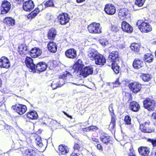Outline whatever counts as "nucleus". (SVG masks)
<instances>
[{
  "label": "nucleus",
  "mask_w": 156,
  "mask_h": 156,
  "mask_svg": "<svg viewBox=\"0 0 156 156\" xmlns=\"http://www.w3.org/2000/svg\"><path fill=\"white\" fill-rule=\"evenodd\" d=\"M25 63L27 67L30 69L29 71L31 72L34 71L35 69L38 71L42 72L44 71L47 67V64L45 62H40L37 64L35 68L33 59L27 57L26 59Z\"/></svg>",
  "instance_id": "nucleus-1"
},
{
  "label": "nucleus",
  "mask_w": 156,
  "mask_h": 156,
  "mask_svg": "<svg viewBox=\"0 0 156 156\" xmlns=\"http://www.w3.org/2000/svg\"><path fill=\"white\" fill-rule=\"evenodd\" d=\"M58 78L62 80L65 79L69 80L70 81L69 82L77 86L80 85V81H81L79 78L76 79L72 77L71 74L67 71L64 74L59 75Z\"/></svg>",
  "instance_id": "nucleus-2"
},
{
  "label": "nucleus",
  "mask_w": 156,
  "mask_h": 156,
  "mask_svg": "<svg viewBox=\"0 0 156 156\" xmlns=\"http://www.w3.org/2000/svg\"><path fill=\"white\" fill-rule=\"evenodd\" d=\"M136 25L142 33H148L152 30V27L149 23L139 20L136 23Z\"/></svg>",
  "instance_id": "nucleus-3"
},
{
  "label": "nucleus",
  "mask_w": 156,
  "mask_h": 156,
  "mask_svg": "<svg viewBox=\"0 0 156 156\" xmlns=\"http://www.w3.org/2000/svg\"><path fill=\"white\" fill-rule=\"evenodd\" d=\"M88 32L91 34H100L102 32L101 27L99 23L93 22L87 27Z\"/></svg>",
  "instance_id": "nucleus-4"
},
{
  "label": "nucleus",
  "mask_w": 156,
  "mask_h": 156,
  "mask_svg": "<svg viewBox=\"0 0 156 156\" xmlns=\"http://www.w3.org/2000/svg\"><path fill=\"white\" fill-rule=\"evenodd\" d=\"M144 105L145 108L148 111H151L154 110L155 108V103L154 100L147 98L144 101Z\"/></svg>",
  "instance_id": "nucleus-5"
},
{
  "label": "nucleus",
  "mask_w": 156,
  "mask_h": 156,
  "mask_svg": "<svg viewBox=\"0 0 156 156\" xmlns=\"http://www.w3.org/2000/svg\"><path fill=\"white\" fill-rule=\"evenodd\" d=\"M140 130L143 132L147 133H150L154 132V130L150 127L149 126L150 124V122L147 121L144 123H140Z\"/></svg>",
  "instance_id": "nucleus-6"
},
{
  "label": "nucleus",
  "mask_w": 156,
  "mask_h": 156,
  "mask_svg": "<svg viewBox=\"0 0 156 156\" xmlns=\"http://www.w3.org/2000/svg\"><path fill=\"white\" fill-rule=\"evenodd\" d=\"M118 52L117 51H112L109 55L107 61L109 63L119 62Z\"/></svg>",
  "instance_id": "nucleus-7"
},
{
  "label": "nucleus",
  "mask_w": 156,
  "mask_h": 156,
  "mask_svg": "<svg viewBox=\"0 0 156 156\" xmlns=\"http://www.w3.org/2000/svg\"><path fill=\"white\" fill-rule=\"evenodd\" d=\"M128 86L130 90L135 93L139 92L141 88V85L137 82L130 83Z\"/></svg>",
  "instance_id": "nucleus-8"
},
{
  "label": "nucleus",
  "mask_w": 156,
  "mask_h": 156,
  "mask_svg": "<svg viewBox=\"0 0 156 156\" xmlns=\"http://www.w3.org/2000/svg\"><path fill=\"white\" fill-rule=\"evenodd\" d=\"M93 69L91 66H87L83 68L80 72V74L84 77H86L91 74L93 72Z\"/></svg>",
  "instance_id": "nucleus-9"
},
{
  "label": "nucleus",
  "mask_w": 156,
  "mask_h": 156,
  "mask_svg": "<svg viewBox=\"0 0 156 156\" xmlns=\"http://www.w3.org/2000/svg\"><path fill=\"white\" fill-rule=\"evenodd\" d=\"M10 8L11 4L9 2L5 0L3 1L1 7L2 14L7 13L10 9Z\"/></svg>",
  "instance_id": "nucleus-10"
},
{
  "label": "nucleus",
  "mask_w": 156,
  "mask_h": 156,
  "mask_svg": "<svg viewBox=\"0 0 156 156\" xmlns=\"http://www.w3.org/2000/svg\"><path fill=\"white\" fill-rule=\"evenodd\" d=\"M104 10L107 14L109 15H113L116 12L115 8L112 4L106 5L104 8Z\"/></svg>",
  "instance_id": "nucleus-11"
},
{
  "label": "nucleus",
  "mask_w": 156,
  "mask_h": 156,
  "mask_svg": "<svg viewBox=\"0 0 156 156\" xmlns=\"http://www.w3.org/2000/svg\"><path fill=\"white\" fill-rule=\"evenodd\" d=\"M59 22L62 25H64L67 23L69 21V18L67 14L62 13L58 16Z\"/></svg>",
  "instance_id": "nucleus-12"
},
{
  "label": "nucleus",
  "mask_w": 156,
  "mask_h": 156,
  "mask_svg": "<svg viewBox=\"0 0 156 156\" xmlns=\"http://www.w3.org/2000/svg\"><path fill=\"white\" fill-rule=\"evenodd\" d=\"M99 133L101 141L103 143L108 144L110 141V136L102 130L99 131Z\"/></svg>",
  "instance_id": "nucleus-13"
},
{
  "label": "nucleus",
  "mask_w": 156,
  "mask_h": 156,
  "mask_svg": "<svg viewBox=\"0 0 156 156\" xmlns=\"http://www.w3.org/2000/svg\"><path fill=\"white\" fill-rule=\"evenodd\" d=\"M10 66L9 59L5 57H2L0 59V66L7 69Z\"/></svg>",
  "instance_id": "nucleus-14"
},
{
  "label": "nucleus",
  "mask_w": 156,
  "mask_h": 156,
  "mask_svg": "<svg viewBox=\"0 0 156 156\" xmlns=\"http://www.w3.org/2000/svg\"><path fill=\"white\" fill-rule=\"evenodd\" d=\"M84 65L83 63L82 62L81 59H78L77 62L74 64L73 68L74 69V72H80L83 68Z\"/></svg>",
  "instance_id": "nucleus-15"
},
{
  "label": "nucleus",
  "mask_w": 156,
  "mask_h": 156,
  "mask_svg": "<svg viewBox=\"0 0 156 156\" xmlns=\"http://www.w3.org/2000/svg\"><path fill=\"white\" fill-rule=\"evenodd\" d=\"M15 109L17 112L20 115L24 114L27 110L26 105H16L15 106Z\"/></svg>",
  "instance_id": "nucleus-16"
},
{
  "label": "nucleus",
  "mask_w": 156,
  "mask_h": 156,
  "mask_svg": "<svg viewBox=\"0 0 156 156\" xmlns=\"http://www.w3.org/2000/svg\"><path fill=\"white\" fill-rule=\"evenodd\" d=\"M34 7V4L31 0L26 2L23 4V9L26 11H30L32 10Z\"/></svg>",
  "instance_id": "nucleus-17"
},
{
  "label": "nucleus",
  "mask_w": 156,
  "mask_h": 156,
  "mask_svg": "<svg viewBox=\"0 0 156 156\" xmlns=\"http://www.w3.org/2000/svg\"><path fill=\"white\" fill-rule=\"evenodd\" d=\"M66 56L70 58H74L76 57V51L73 48H70L65 52Z\"/></svg>",
  "instance_id": "nucleus-18"
},
{
  "label": "nucleus",
  "mask_w": 156,
  "mask_h": 156,
  "mask_svg": "<svg viewBox=\"0 0 156 156\" xmlns=\"http://www.w3.org/2000/svg\"><path fill=\"white\" fill-rule=\"evenodd\" d=\"M121 27L122 30L125 32L130 33L133 30L132 27L125 21H123L121 24Z\"/></svg>",
  "instance_id": "nucleus-19"
},
{
  "label": "nucleus",
  "mask_w": 156,
  "mask_h": 156,
  "mask_svg": "<svg viewBox=\"0 0 156 156\" xmlns=\"http://www.w3.org/2000/svg\"><path fill=\"white\" fill-rule=\"evenodd\" d=\"M96 64L103 66L106 62V60L103 56L99 54L94 60Z\"/></svg>",
  "instance_id": "nucleus-20"
},
{
  "label": "nucleus",
  "mask_w": 156,
  "mask_h": 156,
  "mask_svg": "<svg viewBox=\"0 0 156 156\" xmlns=\"http://www.w3.org/2000/svg\"><path fill=\"white\" fill-rule=\"evenodd\" d=\"M99 54V53L95 49L90 48L89 49L88 52L87 56L91 60H93L95 59L96 56Z\"/></svg>",
  "instance_id": "nucleus-21"
},
{
  "label": "nucleus",
  "mask_w": 156,
  "mask_h": 156,
  "mask_svg": "<svg viewBox=\"0 0 156 156\" xmlns=\"http://www.w3.org/2000/svg\"><path fill=\"white\" fill-rule=\"evenodd\" d=\"M18 51L19 54L24 56L29 52L27 46L24 44H21L18 48Z\"/></svg>",
  "instance_id": "nucleus-22"
},
{
  "label": "nucleus",
  "mask_w": 156,
  "mask_h": 156,
  "mask_svg": "<svg viewBox=\"0 0 156 156\" xmlns=\"http://www.w3.org/2000/svg\"><path fill=\"white\" fill-rule=\"evenodd\" d=\"M42 53L40 49L35 48L32 49L30 51L31 56L32 58H36L40 56Z\"/></svg>",
  "instance_id": "nucleus-23"
},
{
  "label": "nucleus",
  "mask_w": 156,
  "mask_h": 156,
  "mask_svg": "<svg viewBox=\"0 0 156 156\" xmlns=\"http://www.w3.org/2000/svg\"><path fill=\"white\" fill-rule=\"evenodd\" d=\"M48 50L51 52L55 53L57 50V46L56 44L53 42H50L47 45Z\"/></svg>",
  "instance_id": "nucleus-24"
},
{
  "label": "nucleus",
  "mask_w": 156,
  "mask_h": 156,
  "mask_svg": "<svg viewBox=\"0 0 156 156\" xmlns=\"http://www.w3.org/2000/svg\"><path fill=\"white\" fill-rule=\"evenodd\" d=\"M57 34V31L55 29L52 28L50 29L48 33V39L51 40H53Z\"/></svg>",
  "instance_id": "nucleus-25"
},
{
  "label": "nucleus",
  "mask_w": 156,
  "mask_h": 156,
  "mask_svg": "<svg viewBox=\"0 0 156 156\" xmlns=\"http://www.w3.org/2000/svg\"><path fill=\"white\" fill-rule=\"evenodd\" d=\"M128 14L129 12L127 9L122 8L120 10L119 12L118 15L120 18L122 20L124 18H126V16Z\"/></svg>",
  "instance_id": "nucleus-26"
},
{
  "label": "nucleus",
  "mask_w": 156,
  "mask_h": 156,
  "mask_svg": "<svg viewBox=\"0 0 156 156\" xmlns=\"http://www.w3.org/2000/svg\"><path fill=\"white\" fill-rule=\"evenodd\" d=\"M138 151L140 154L144 156H147L150 152L149 149L147 147H141L138 148Z\"/></svg>",
  "instance_id": "nucleus-27"
},
{
  "label": "nucleus",
  "mask_w": 156,
  "mask_h": 156,
  "mask_svg": "<svg viewBox=\"0 0 156 156\" xmlns=\"http://www.w3.org/2000/svg\"><path fill=\"white\" fill-rule=\"evenodd\" d=\"M143 64L144 63L142 61L139 59H136L134 61L133 65L134 68L139 69L143 66Z\"/></svg>",
  "instance_id": "nucleus-28"
},
{
  "label": "nucleus",
  "mask_w": 156,
  "mask_h": 156,
  "mask_svg": "<svg viewBox=\"0 0 156 156\" xmlns=\"http://www.w3.org/2000/svg\"><path fill=\"white\" fill-rule=\"evenodd\" d=\"M119 62L112 63L108 64V66H112V68L115 74H118L119 72V66H118V64Z\"/></svg>",
  "instance_id": "nucleus-29"
},
{
  "label": "nucleus",
  "mask_w": 156,
  "mask_h": 156,
  "mask_svg": "<svg viewBox=\"0 0 156 156\" xmlns=\"http://www.w3.org/2000/svg\"><path fill=\"white\" fill-rule=\"evenodd\" d=\"M130 109L134 112H137L140 108L139 104L136 102L133 101L130 103Z\"/></svg>",
  "instance_id": "nucleus-30"
},
{
  "label": "nucleus",
  "mask_w": 156,
  "mask_h": 156,
  "mask_svg": "<svg viewBox=\"0 0 156 156\" xmlns=\"http://www.w3.org/2000/svg\"><path fill=\"white\" fill-rule=\"evenodd\" d=\"M69 149L66 146L60 145L58 147V152L62 154H65L68 152Z\"/></svg>",
  "instance_id": "nucleus-31"
},
{
  "label": "nucleus",
  "mask_w": 156,
  "mask_h": 156,
  "mask_svg": "<svg viewBox=\"0 0 156 156\" xmlns=\"http://www.w3.org/2000/svg\"><path fill=\"white\" fill-rule=\"evenodd\" d=\"M140 46L137 43H133L131 44L130 48L131 50L135 52H137L140 51Z\"/></svg>",
  "instance_id": "nucleus-32"
},
{
  "label": "nucleus",
  "mask_w": 156,
  "mask_h": 156,
  "mask_svg": "<svg viewBox=\"0 0 156 156\" xmlns=\"http://www.w3.org/2000/svg\"><path fill=\"white\" fill-rule=\"evenodd\" d=\"M27 118L31 119H36L37 118L38 115L37 112L35 111L29 112L26 114Z\"/></svg>",
  "instance_id": "nucleus-33"
},
{
  "label": "nucleus",
  "mask_w": 156,
  "mask_h": 156,
  "mask_svg": "<svg viewBox=\"0 0 156 156\" xmlns=\"http://www.w3.org/2000/svg\"><path fill=\"white\" fill-rule=\"evenodd\" d=\"M153 56L150 53H147L144 55L143 60L146 62L150 63L152 62Z\"/></svg>",
  "instance_id": "nucleus-34"
},
{
  "label": "nucleus",
  "mask_w": 156,
  "mask_h": 156,
  "mask_svg": "<svg viewBox=\"0 0 156 156\" xmlns=\"http://www.w3.org/2000/svg\"><path fill=\"white\" fill-rule=\"evenodd\" d=\"M4 22L5 23L9 26L15 24L14 20L10 17L5 18L4 19Z\"/></svg>",
  "instance_id": "nucleus-35"
},
{
  "label": "nucleus",
  "mask_w": 156,
  "mask_h": 156,
  "mask_svg": "<svg viewBox=\"0 0 156 156\" xmlns=\"http://www.w3.org/2000/svg\"><path fill=\"white\" fill-rule=\"evenodd\" d=\"M60 81L56 82L55 81H53L51 83V86L52 89L54 90L56 89L58 87H61L63 84H62Z\"/></svg>",
  "instance_id": "nucleus-36"
},
{
  "label": "nucleus",
  "mask_w": 156,
  "mask_h": 156,
  "mask_svg": "<svg viewBox=\"0 0 156 156\" xmlns=\"http://www.w3.org/2000/svg\"><path fill=\"white\" fill-rule=\"evenodd\" d=\"M141 77L144 81H148L151 78V76L149 74H142Z\"/></svg>",
  "instance_id": "nucleus-37"
},
{
  "label": "nucleus",
  "mask_w": 156,
  "mask_h": 156,
  "mask_svg": "<svg viewBox=\"0 0 156 156\" xmlns=\"http://www.w3.org/2000/svg\"><path fill=\"white\" fill-rule=\"evenodd\" d=\"M39 12V10L38 9H35L34 10L31 12L30 14L28 15V18L29 19L30 17L31 18H34L36 16L38 13Z\"/></svg>",
  "instance_id": "nucleus-38"
},
{
  "label": "nucleus",
  "mask_w": 156,
  "mask_h": 156,
  "mask_svg": "<svg viewBox=\"0 0 156 156\" xmlns=\"http://www.w3.org/2000/svg\"><path fill=\"white\" fill-rule=\"evenodd\" d=\"M25 153L27 156H34L35 152L32 149H29L26 150Z\"/></svg>",
  "instance_id": "nucleus-39"
},
{
  "label": "nucleus",
  "mask_w": 156,
  "mask_h": 156,
  "mask_svg": "<svg viewBox=\"0 0 156 156\" xmlns=\"http://www.w3.org/2000/svg\"><path fill=\"white\" fill-rule=\"evenodd\" d=\"M115 117H112L111 121L109 125V128L111 129H113L115 127Z\"/></svg>",
  "instance_id": "nucleus-40"
},
{
  "label": "nucleus",
  "mask_w": 156,
  "mask_h": 156,
  "mask_svg": "<svg viewBox=\"0 0 156 156\" xmlns=\"http://www.w3.org/2000/svg\"><path fill=\"white\" fill-rule=\"evenodd\" d=\"M146 0H136L135 4L136 5L141 7L144 4Z\"/></svg>",
  "instance_id": "nucleus-41"
},
{
  "label": "nucleus",
  "mask_w": 156,
  "mask_h": 156,
  "mask_svg": "<svg viewBox=\"0 0 156 156\" xmlns=\"http://www.w3.org/2000/svg\"><path fill=\"white\" fill-rule=\"evenodd\" d=\"M35 142L37 145L39 146L40 147H42L43 146V143L42 142V140L41 138L38 136L35 140Z\"/></svg>",
  "instance_id": "nucleus-42"
},
{
  "label": "nucleus",
  "mask_w": 156,
  "mask_h": 156,
  "mask_svg": "<svg viewBox=\"0 0 156 156\" xmlns=\"http://www.w3.org/2000/svg\"><path fill=\"white\" fill-rule=\"evenodd\" d=\"M131 119L129 115H126L124 118V122L127 125L130 124L131 123Z\"/></svg>",
  "instance_id": "nucleus-43"
},
{
  "label": "nucleus",
  "mask_w": 156,
  "mask_h": 156,
  "mask_svg": "<svg viewBox=\"0 0 156 156\" xmlns=\"http://www.w3.org/2000/svg\"><path fill=\"white\" fill-rule=\"evenodd\" d=\"M100 43L103 46H105L108 44V41L106 39L103 38L100 40Z\"/></svg>",
  "instance_id": "nucleus-44"
},
{
  "label": "nucleus",
  "mask_w": 156,
  "mask_h": 156,
  "mask_svg": "<svg viewBox=\"0 0 156 156\" xmlns=\"http://www.w3.org/2000/svg\"><path fill=\"white\" fill-rule=\"evenodd\" d=\"M44 5L47 6H53V0H48L45 3Z\"/></svg>",
  "instance_id": "nucleus-45"
},
{
  "label": "nucleus",
  "mask_w": 156,
  "mask_h": 156,
  "mask_svg": "<svg viewBox=\"0 0 156 156\" xmlns=\"http://www.w3.org/2000/svg\"><path fill=\"white\" fill-rule=\"evenodd\" d=\"M147 141L149 142H151L154 147H156V139L153 140L149 139L147 140Z\"/></svg>",
  "instance_id": "nucleus-46"
},
{
  "label": "nucleus",
  "mask_w": 156,
  "mask_h": 156,
  "mask_svg": "<svg viewBox=\"0 0 156 156\" xmlns=\"http://www.w3.org/2000/svg\"><path fill=\"white\" fill-rule=\"evenodd\" d=\"M90 131H95L98 129V128L96 126H89Z\"/></svg>",
  "instance_id": "nucleus-47"
},
{
  "label": "nucleus",
  "mask_w": 156,
  "mask_h": 156,
  "mask_svg": "<svg viewBox=\"0 0 156 156\" xmlns=\"http://www.w3.org/2000/svg\"><path fill=\"white\" fill-rule=\"evenodd\" d=\"M114 87H117L120 85V83L119 81V78H118L115 83H113Z\"/></svg>",
  "instance_id": "nucleus-48"
},
{
  "label": "nucleus",
  "mask_w": 156,
  "mask_h": 156,
  "mask_svg": "<svg viewBox=\"0 0 156 156\" xmlns=\"http://www.w3.org/2000/svg\"><path fill=\"white\" fill-rule=\"evenodd\" d=\"M80 148V145L77 144H75L74 148L75 150L79 151Z\"/></svg>",
  "instance_id": "nucleus-49"
},
{
  "label": "nucleus",
  "mask_w": 156,
  "mask_h": 156,
  "mask_svg": "<svg viewBox=\"0 0 156 156\" xmlns=\"http://www.w3.org/2000/svg\"><path fill=\"white\" fill-rule=\"evenodd\" d=\"M82 130L83 131L85 132H88L90 131L89 126L83 128Z\"/></svg>",
  "instance_id": "nucleus-50"
},
{
  "label": "nucleus",
  "mask_w": 156,
  "mask_h": 156,
  "mask_svg": "<svg viewBox=\"0 0 156 156\" xmlns=\"http://www.w3.org/2000/svg\"><path fill=\"white\" fill-rule=\"evenodd\" d=\"M112 30L113 31L116 32L118 30V29L117 27L113 26H112Z\"/></svg>",
  "instance_id": "nucleus-51"
},
{
  "label": "nucleus",
  "mask_w": 156,
  "mask_h": 156,
  "mask_svg": "<svg viewBox=\"0 0 156 156\" xmlns=\"http://www.w3.org/2000/svg\"><path fill=\"white\" fill-rule=\"evenodd\" d=\"M152 118L156 120V122H155V125L156 126V113H154L152 115Z\"/></svg>",
  "instance_id": "nucleus-52"
},
{
  "label": "nucleus",
  "mask_w": 156,
  "mask_h": 156,
  "mask_svg": "<svg viewBox=\"0 0 156 156\" xmlns=\"http://www.w3.org/2000/svg\"><path fill=\"white\" fill-rule=\"evenodd\" d=\"M92 140L94 142L96 143H98L99 142V141L96 138H91Z\"/></svg>",
  "instance_id": "nucleus-53"
},
{
  "label": "nucleus",
  "mask_w": 156,
  "mask_h": 156,
  "mask_svg": "<svg viewBox=\"0 0 156 156\" xmlns=\"http://www.w3.org/2000/svg\"><path fill=\"white\" fill-rule=\"evenodd\" d=\"M97 148L99 150H102V146L100 144H98L97 146Z\"/></svg>",
  "instance_id": "nucleus-54"
},
{
  "label": "nucleus",
  "mask_w": 156,
  "mask_h": 156,
  "mask_svg": "<svg viewBox=\"0 0 156 156\" xmlns=\"http://www.w3.org/2000/svg\"><path fill=\"white\" fill-rule=\"evenodd\" d=\"M15 1L18 4H20L23 1V0H15Z\"/></svg>",
  "instance_id": "nucleus-55"
},
{
  "label": "nucleus",
  "mask_w": 156,
  "mask_h": 156,
  "mask_svg": "<svg viewBox=\"0 0 156 156\" xmlns=\"http://www.w3.org/2000/svg\"><path fill=\"white\" fill-rule=\"evenodd\" d=\"M42 7V5H41L38 6V8H36V9H38L39 10V11H40V10H42V9H43V8L41 9Z\"/></svg>",
  "instance_id": "nucleus-56"
},
{
  "label": "nucleus",
  "mask_w": 156,
  "mask_h": 156,
  "mask_svg": "<svg viewBox=\"0 0 156 156\" xmlns=\"http://www.w3.org/2000/svg\"><path fill=\"white\" fill-rule=\"evenodd\" d=\"M129 154V155L131 156H136L132 151L131 152H130Z\"/></svg>",
  "instance_id": "nucleus-57"
},
{
  "label": "nucleus",
  "mask_w": 156,
  "mask_h": 156,
  "mask_svg": "<svg viewBox=\"0 0 156 156\" xmlns=\"http://www.w3.org/2000/svg\"><path fill=\"white\" fill-rule=\"evenodd\" d=\"M70 156H78L77 154L75 153H73Z\"/></svg>",
  "instance_id": "nucleus-58"
},
{
  "label": "nucleus",
  "mask_w": 156,
  "mask_h": 156,
  "mask_svg": "<svg viewBox=\"0 0 156 156\" xmlns=\"http://www.w3.org/2000/svg\"><path fill=\"white\" fill-rule=\"evenodd\" d=\"M78 3H80L84 2L85 0H76Z\"/></svg>",
  "instance_id": "nucleus-59"
},
{
  "label": "nucleus",
  "mask_w": 156,
  "mask_h": 156,
  "mask_svg": "<svg viewBox=\"0 0 156 156\" xmlns=\"http://www.w3.org/2000/svg\"><path fill=\"white\" fill-rule=\"evenodd\" d=\"M65 114L68 117L70 118V119H72V117L71 116L68 115H67L66 113L64 112Z\"/></svg>",
  "instance_id": "nucleus-60"
},
{
  "label": "nucleus",
  "mask_w": 156,
  "mask_h": 156,
  "mask_svg": "<svg viewBox=\"0 0 156 156\" xmlns=\"http://www.w3.org/2000/svg\"><path fill=\"white\" fill-rule=\"evenodd\" d=\"M2 84V80L0 79V87H1Z\"/></svg>",
  "instance_id": "nucleus-61"
},
{
  "label": "nucleus",
  "mask_w": 156,
  "mask_h": 156,
  "mask_svg": "<svg viewBox=\"0 0 156 156\" xmlns=\"http://www.w3.org/2000/svg\"><path fill=\"white\" fill-rule=\"evenodd\" d=\"M120 48H123L125 47V45L124 44L122 45V46H119Z\"/></svg>",
  "instance_id": "nucleus-62"
},
{
  "label": "nucleus",
  "mask_w": 156,
  "mask_h": 156,
  "mask_svg": "<svg viewBox=\"0 0 156 156\" xmlns=\"http://www.w3.org/2000/svg\"><path fill=\"white\" fill-rule=\"evenodd\" d=\"M3 106L4 107L5 106V105H4V104L2 103H1V105H0V106Z\"/></svg>",
  "instance_id": "nucleus-63"
},
{
  "label": "nucleus",
  "mask_w": 156,
  "mask_h": 156,
  "mask_svg": "<svg viewBox=\"0 0 156 156\" xmlns=\"http://www.w3.org/2000/svg\"><path fill=\"white\" fill-rule=\"evenodd\" d=\"M126 94L127 95H128V96H130V94H129V93H126Z\"/></svg>",
  "instance_id": "nucleus-64"
}]
</instances>
